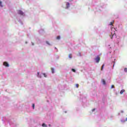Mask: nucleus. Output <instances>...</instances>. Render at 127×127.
Masks as SVG:
<instances>
[{"instance_id": "nucleus-23", "label": "nucleus", "mask_w": 127, "mask_h": 127, "mask_svg": "<svg viewBox=\"0 0 127 127\" xmlns=\"http://www.w3.org/2000/svg\"><path fill=\"white\" fill-rule=\"evenodd\" d=\"M49 127H51V125H50V124L49 125Z\"/></svg>"}, {"instance_id": "nucleus-25", "label": "nucleus", "mask_w": 127, "mask_h": 127, "mask_svg": "<svg viewBox=\"0 0 127 127\" xmlns=\"http://www.w3.org/2000/svg\"><path fill=\"white\" fill-rule=\"evenodd\" d=\"M126 121L127 122V118H126Z\"/></svg>"}, {"instance_id": "nucleus-2", "label": "nucleus", "mask_w": 127, "mask_h": 127, "mask_svg": "<svg viewBox=\"0 0 127 127\" xmlns=\"http://www.w3.org/2000/svg\"><path fill=\"white\" fill-rule=\"evenodd\" d=\"M95 60L96 61V63H99V62H100V61L101 60V58H100V56H97L96 58L95 59Z\"/></svg>"}, {"instance_id": "nucleus-9", "label": "nucleus", "mask_w": 127, "mask_h": 127, "mask_svg": "<svg viewBox=\"0 0 127 127\" xmlns=\"http://www.w3.org/2000/svg\"><path fill=\"white\" fill-rule=\"evenodd\" d=\"M51 71H52V73L53 74H54V68H51Z\"/></svg>"}, {"instance_id": "nucleus-16", "label": "nucleus", "mask_w": 127, "mask_h": 127, "mask_svg": "<svg viewBox=\"0 0 127 127\" xmlns=\"http://www.w3.org/2000/svg\"><path fill=\"white\" fill-rule=\"evenodd\" d=\"M113 88H115V85H112L111 86V89H113Z\"/></svg>"}, {"instance_id": "nucleus-14", "label": "nucleus", "mask_w": 127, "mask_h": 127, "mask_svg": "<svg viewBox=\"0 0 127 127\" xmlns=\"http://www.w3.org/2000/svg\"><path fill=\"white\" fill-rule=\"evenodd\" d=\"M71 70L72 72H76V70H75V69L72 68Z\"/></svg>"}, {"instance_id": "nucleus-13", "label": "nucleus", "mask_w": 127, "mask_h": 127, "mask_svg": "<svg viewBox=\"0 0 127 127\" xmlns=\"http://www.w3.org/2000/svg\"><path fill=\"white\" fill-rule=\"evenodd\" d=\"M125 72H127V68L126 67L124 68Z\"/></svg>"}, {"instance_id": "nucleus-24", "label": "nucleus", "mask_w": 127, "mask_h": 127, "mask_svg": "<svg viewBox=\"0 0 127 127\" xmlns=\"http://www.w3.org/2000/svg\"><path fill=\"white\" fill-rule=\"evenodd\" d=\"M37 74H38V75H39V72H38Z\"/></svg>"}, {"instance_id": "nucleus-7", "label": "nucleus", "mask_w": 127, "mask_h": 127, "mask_svg": "<svg viewBox=\"0 0 127 127\" xmlns=\"http://www.w3.org/2000/svg\"><path fill=\"white\" fill-rule=\"evenodd\" d=\"M102 82L103 85H106V81L105 80V79H102Z\"/></svg>"}, {"instance_id": "nucleus-22", "label": "nucleus", "mask_w": 127, "mask_h": 127, "mask_svg": "<svg viewBox=\"0 0 127 127\" xmlns=\"http://www.w3.org/2000/svg\"><path fill=\"white\" fill-rule=\"evenodd\" d=\"M94 111H95V109L92 110V112H94Z\"/></svg>"}, {"instance_id": "nucleus-18", "label": "nucleus", "mask_w": 127, "mask_h": 127, "mask_svg": "<svg viewBox=\"0 0 127 127\" xmlns=\"http://www.w3.org/2000/svg\"><path fill=\"white\" fill-rule=\"evenodd\" d=\"M43 75L44 76V77H45L46 78V77H47V76L46 75V74L45 73H43Z\"/></svg>"}, {"instance_id": "nucleus-8", "label": "nucleus", "mask_w": 127, "mask_h": 127, "mask_svg": "<svg viewBox=\"0 0 127 127\" xmlns=\"http://www.w3.org/2000/svg\"><path fill=\"white\" fill-rule=\"evenodd\" d=\"M42 127H47V125H46V124H44V123H43V124H42Z\"/></svg>"}, {"instance_id": "nucleus-5", "label": "nucleus", "mask_w": 127, "mask_h": 127, "mask_svg": "<svg viewBox=\"0 0 127 127\" xmlns=\"http://www.w3.org/2000/svg\"><path fill=\"white\" fill-rule=\"evenodd\" d=\"M69 7H70V3H69L68 2H67L66 8H69Z\"/></svg>"}, {"instance_id": "nucleus-4", "label": "nucleus", "mask_w": 127, "mask_h": 127, "mask_svg": "<svg viewBox=\"0 0 127 127\" xmlns=\"http://www.w3.org/2000/svg\"><path fill=\"white\" fill-rule=\"evenodd\" d=\"M18 14H20L21 15H23V12L20 10L18 11Z\"/></svg>"}, {"instance_id": "nucleus-19", "label": "nucleus", "mask_w": 127, "mask_h": 127, "mask_svg": "<svg viewBox=\"0 0 127 127\" xmlns=\"http://www.w3.org/2000/svg\"><path fill=\"white\" fill-rule=\"evenodd\" d=\"M35 106V105L34 104H33L32 105V107H33V109H34V107Z\"/></svg>"}, {"instance_id": "nucleus-15", "label": "nucleus", "mask_w": 127, "mask_h": 127, "mask_svg": "<svg viewBox=\"0 0 127 127\" xmlns=\"http://www.w3.org/2000/svg\"><path fill=\"white\" fill-rule=\"evenodd\" d=\"M115 22V21H113V22H110V25H113V23Z\"/></svg>"}, {"instance_id": "nucleus-6", "label": "nucleus", "mask_w": 127, "mask_h": 127, "mask_svg": "<svg viewBox=\"0 0 127 127\" xmlns=\"http://www.w3.org/2000/svg\"><path fill=\"white\" fill-rule=\"evenodd\" d=\"M125 92H126V90H125V89H122V90H121L120 91V94L121 95H122V94H124V93H125Z\"/></svg>"}, {"instance_id": "nucleus-21", "label": "nucleus", "mask_w": 127, "mask_h": 127, "mask_svg": "<svg viewBox=\"0 0 127 127\" xmlns=\"http://www.w3.org/2000/svg\"><path fill=\"white\" fill-rule=\"evenodd\" d=\"M47 44H48V45H50V44H49V42L47 41L46 42Z\"/></svg>"}, {"instance_id": "nucleus-3", "label": "nucleus", "mask_w": 127, "mask_h": 127, "mask_svg": "<svg viewBox=\"0 0 127 127\" xmlns=\"http://www.w3.org/2000/svg\"><path fill=\"white\" fill-rule=\"evenodd\" d=\"M3 65H4V66H5V67H8L9 66L8 63H7L6 62H4L3 63Z\"/></svg>"}, {"instance_id": "nucleus-11", "label": "nucleus", "mask_w": 127, "mask_h": 127, "mask_svg": "<svg viewBox=\"0 0 127 127\" xmlns=\"http://www.w3.org/2000/svg\"><path fill=\"white\" fill-rule=\"evenodd\" d=\"M1 3H2V2L1 1H0V6L2 7V6H3V5H2V4H1Z\"/></svg>"}, {"instance_id": "nucleus-1", "label": "nucleus", "mask_w": 127, "mask_h": 127, "mask_svg": "<svg viewBox=\"0 0 127 127\" xmlns=\"http://www.w3.org/2000/svg\"><path fill=\"white\" fill-rule=\"evenodd\" d=\"M115 30H116V29L115 28H111V35H110V37L111 38V39H113V37L114 36V35H115V34H116V33H115Z\"/></svg>"}, {"instance_id": "nucleus-20", "label": "nucleus", "mask_w": 127, "mask_h": 127, "mask_svg": "<svg viewBox=\"0 0 127 127\" xmlns=\"http://www.w3.org/2000/svg\"><path fill=\"white\" fill-rule=\"evenodd\" d=\"M76 88H79V84H76Z\"/></svg>"}, {"instance_id": "nucleus-17", "label": "nucleus", "mask_w": 127, "mask_h": 127, "mask_svg": "<svg viewBox=\"0 0 127 127\" xmlns=\"http://www.w3.org/2000/svg\"><path fill=\"white\" fill-rule=\"evenodd\" d=\"M57 39H60V36H58L57 37Z\"/></svg>"}, {"instance_id": "nucleus-10", "label": "nucleus", "mask_w": 127, "mask_h": 127, "mask_svg": "<svg viewBox=\"0 0 127 127\" xmlns=\"http://www.w3.org/2000/svg\"><path fill=\"white\" fill-rule=\"evenodd\" d=\"M68 57H69V58H70V59H71V58H72V54H69V55H68Z\"/></svg>"}, {"instance_id": "nucleus-12", "label": "nucleus", "mask_w": 127, "mask_h": 127, "mask_svg": "<svg viewBox=\"0 0 127 127\" xmlns=\"http://www.w3.org/2000/svg\"><path fill=\"white\" fill-rule=\"evenodd\" d=\"M105 66V64H103L102 67H101V70L103 71V69H104V67Z\"/></svg>"}]
</instances>
